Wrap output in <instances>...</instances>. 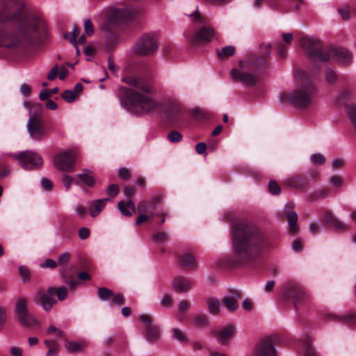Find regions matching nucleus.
Returning <instances> with one entry per match:
<instances>
[{
    "instance_id": "09e8293b",
    "label": "nucleus",
    "mask_w": 356,
    "mask_h": 356,
    "mask_svg": "<svg viewBox=\"0 0 356 356\" xmlns=\"http://www.w3.org/2000/svg\"><path fill=\"white\" fill-rule=\"evenodd\" d=\"M118 208L121 212V213L126 217H129L132 215L131 211L127 209V207L124 202H119L118 204Z\"/></svg>"
},
{
    "instance_id": "37998d69",
    "label": "nucleus",
    "mask_w": 356,
    "mask_h": 356,
    "mask_svg": "<svg viewBox=\"0 0 356 356\" xmlns=\"http://www.w3.org/2000/svg\"><path fill=\"white\" fill-rule=\"evenodd\" d=\"M275 45L279 56L282 58H284L286 56L287 46L284 44L282 42H276Z\"/></svg>"
},
{
    "instance_id": "680f3d73",
    "label": "nucleus",
    "mask_w": 356,
    "mask_h": 356,
    "mask_svg": "<svg viewBox=\"0 0 356 356\" xmlns=\"http://www.w3.org/2000/svg\"><path fill=\"white\" fill-rule=\"evenodd\" d=\"M119 187L117 184H111L108 187L107 193L111 197L115 196L119 193Z\"/></svg>"
},
{
    "instance_id": "a19ab883",
    "label": "nucleus",
    "mask_w": 356,
    "mask_h": 356,
    "mask_svg": "<svg viewBox=\"0 0 356 356\" xmlns=\"http://www.w3.org/2000/svg\"><path fill=\"white\" fill-rule=\"evenodd\" d=\"M76 95L74 92L71 90H66L62 93V97L63 99L66 101L67 102H72L76 99Z\"/></svg>"
},
{
    "instance_id": "c03bdc74",
    "label": "nucleus",
    "mask_w": 356,
    "mask_h": 356,
    "mask_svg": "<svg viewBox=\"0 0 356 356\" xmlns=\"http://www.w3.org/2000/svg\"><path fill=\"white\" fill-rule=\"evenodd\" d=\"M55 294L57 295L58 299L60 301L64 300L67 295V288L64 286H62L59 287L58 289H56Z\"/></svg>"
},
{
    "instance_id": "f257e3e1",
    "label": "nucleus",
    "mask_w": 356,
    "mask_h": 356,
    "mask_svg": "<svg viewBox=\"0 0 356 356\" xmlns=\"http://www.w3.org/2000/svg\"><path fill=\"white\" fill-rule=\"evenodd\" d=\"M24 8L18 0H0V47L14 49L23 41L32 43L45 35L44 20L24 15Z\"/></svg>"
},
{
    "instance_id": "774afa93",
    "label": "nucleus",
    "mask_w": 356,
    "mask_h": 356,
    "mask_svg": "<svg viewBox=\"0 0 356 356\" xmlns=\"http://www.w3.org/2000/svg\"><path fill=\"white\" fill-rule=\"evenodd\" d=\"M195 150L199 154H204L207 150L206 144L203 142L198 143L195 146Z\"/></svg>"
},
{
    "instance_id": "6e6d98bb",
    "label": "nucleus",
    "mask_w": 356,
    "mask_h": 356,
    "mask_svg": "<svg viewBox=\"0 0 356 356\" xmlns=\"http://www.w3.org/2000/svg\"><path fill=\"white\" fill-rule=\"evenodd\" d=\"M190 307V303L186 300H181L178 305V312L185 313L186 312Z\"/></svg>"
},
{
    "instance_id": "5fc2aeb1",
    "label": "nucleus",
    "mask_w": 356,
    "mask_h": 356,
    "mask_svg": "<svg viewBox=\"0 0 356 356\" xmlns=\"http://www.w3.org/2000/svg\"><path fill=\"white\" fill-rule=\"evenodd\" d=\"M9 356H22L23 350L20 347L13 346L8 352Z\"/></svg>"
},
{
    "instance_id": "864d4df0",
    "label": "nucleus",
    "mask_w": 356,
    "mask_h": 356,
    "mask_svg": "<svg viewBox=\"0 0 356 356\" xmlns=\"http://www.w3.org/2000/svg\"><path fill=\"white\" fill-rule=\"evenodd\" d=\"M112 302L118 307H120L124 303V298L121 294L115 295L114 293L113 297H112Z\"/></svg>"
},
{
    "instance_id": "69168bd1",
    "label": "nucleus",
    "mask_w": 356,
    "mask_h": 356,
    "mask_svg": "<svg viewBox=\"0 0 356 356\" xmlns=\"http://www.w3.org/2000/svg\"><path fill=\"white\" fill-rule=\"evenodd\" d=\"M135 193V189L131 186H126L123 189V193L127 198H130Z\"/></svg>"
},
{
    "instance_id": "0e129e2a",
    "label": "nucleus",
    "mask_w": 356,
    "mask_h": 356,
    "mask_svg": "<svg viewBox=\"0 0 356 356\" xmlns=\"http://www.w3.org/2000/svg\"><path fill=\"white\" fill-rule=\"evenodd\" d=\"M341 179L339 176H333L330 180V184L332 186L339 188L341 186Z\"/></svg>"
},
{
    "instance_id": "6ab92c4d",
    "label": "nucleus",
    "mask_w": 356,
    "mask_h": 356,
    "mask_svg": "<svg viewBox=\"0 0 356 356\" xmlns=\"http://www.w3.org/2000/svg\"><path fill=\"white\" fill-rule=\"evenodd\" d=\"M162 197L156 195L152 197L149 200H141L137 206V211L145 213L150 216L158 215L156 210L161 201Z\"/></svg>"
},
{
    "instance_id": "338daca9",
    "label": "nucleus",
    "mask_w": 356,
    "mask_h": 356,
    "mask_svg": "<svg viewBox=\"0 0 356 356\" xmlns=\"http://www.w3.org/2000/svg\"><path fill=\"white\" fill-rule=\"evenodd\" d=\"M19 90H20L21 94L26 96V95H28L31 92V88L29 85H28L26 83H23L21 85Z\"/></svg>"
},
{
    "instance_id": "603ef678",
    "label": "nucleus",
    "mask_w": 356,
    "mask_h": 356,
    "mask_svg": "<svg viewBox=\"0 0 356 356\" xmlns=\"http://www.w3.org/2000/svg\"><path fill=\"white\" fill-rule=\"evenodd\" d=\"M311 159L314 163H316V164H322L325 161V156L320 153L314 154L312 156Z\"/></svg>"
},
{
    "instance_id": "2f4dec72",
    "label": "nucleus",
    "mask_w": 356,
    "mask_h": 356,
    "mask_svg": "<svg viewBox=\"0 0 356 356\" xmlns=\"http://www.w3.org/2000/svg\"><path fill=\"white\" fill-rule=\"evenodd\" d=\"M28 311V300L24 298H19L15 302V315L21 314Z\"/></svg>"
},
{
    "instance_id": "1a4fd4ad",
    "label": "nucleus",
    "mask_w": 356,
    "mask_h": 356,
    "mask_svg": "<svg viewBox=\"0 0 356 356\" xmlns=\"http://www.w3.org/2000/svg\"><path fill=\"white\" fill-rule=\"evenodd\" d=\"M231 76L234 81L250 87L255 86L258 79V76L250 69L249 65L243 61H240L238 67L232 70Z\"/></svg>"
},
{
    "instance_id": "423d86ee",
    "label": "nucleus",
    "mask_w": 356,
    "mask_h": 356,
    "mask_svg": "<svg viewBox=\"0 0 356 356\" xmlns=\"http://www.w3.org/2000/svg\"><path fill=\"white\" fill-rule=\"evenodd\" d=\"M42 110L40 104H35L29 111L26 129L30 138L34 141H40L47 136V130L43 122Z\"/></svg>"
},
{
    "instance_id": "de8ad7c7",
    "label": "nucleus",
    "mask_w": 356,
    "mask_h": 356,
    "mask_svg": "<svg viewBox=\"0 0 356 356\" xmlns=\"http://www.w3.org/2000/svg\"><path fill=\"white\" fill-rule=\"evenodd\" d=\"M84 31L88 36H92L94 34L93 24L90 19L85 21Z\"/></svg>"
},
{
    "instance_id": "f3484780",
    "label": "nucleus",
    "mask_w": 356,
    "mask_h": 356,
    "mask_svg": "<svg viewBox=\"0 0 356 356\" xmlns=\"http://www.w3.org/2000/svg\"><path fill=\"white\" fill-rule=\"evenodd\" d=\"M293 207L294 204L293 202H286L284 207L280 212V216L282 218H286L290 232L291 233H297L298 232V227L297 225L298 215L296 212L293 210Z\"/></svg>"
},
{
    "instance_id": "5701e85b",
    "label": "nucleus",
    "mask_w": 356,
    "mask_h": 356,
    "mask_svg": "<svg viewBox=\"0 0 356 356\" xmlns=\"http://www.w3.org/2000/svg\"><path fill=\"white\" fill-rule=\"evenodd\" d=\"M323 222L332 229L337 231H344L347 225L340 221L331 212H326L323 216Z\"/></svg>"
},
{
    "instance_id": "c9c22d12",
    "label": "nucleus",
    "mask_w": 356,
    "mask_h": 356,
    "mask_svg": "<svg viewBox=\"0 0 356 356\" xmlns=\"http://www.w3.org/2000/svg\"><path fill=\"white\" fill-rule=\"evenodd\" d=\"M235 52V47L232 45L226 46L218 52L220 58L225 59L233 55Z\"/></svg>"
},
{
    "instance_id": "ddd939ff",
    "label": "nucleus",
    "mask_w": 356,
    "mask_h": 356,
    "mask_svg": "<svg viewBox=\"0 0 356 356\" xmlns=\"http://www.w3.org/2000/svg\"><path fill=\"white\" fill-rule=\"evenodd\" d=\"M55 293L56 289L53 287L48 288L47 292L42 289H38L35 292L37 299L41 302L42 308L46 312H49L57 302L54 298Z\"/></svg>"
},
{
    "instance_id": "49530a36",
    "label": "nucleus",
    "mask_w": 356,
    "mask_h": 356,
    "mask_svg": "<svg viewBox=\"0 0 356 356\" xmlns=\"http://www.w3.org/2000/svg\"><path fill=\"white\" fill-rule=\"evenodd\" d=\"M7 318L6 309L0 307V331L3 329L4 325L7 321Z\"/></svg>"
},
{
    "instance_id": "58836bf2",
    "label": "nucleus",
    "mask_w": 356,
    "mask_h": 356,
    "mask_svg": "<svg viewBox=\"0 0 356 356\" xmlns=\"http://www.w3.org/2000/svg\"><path fill=\"white\" fill-rule=\"evenodd\" d=\"M168 240V234L166 232H157L152 236V241L156 243H161Z\"/></svg>"
},
{
    "instance_id": "a18cd8bd",
    "label": "nucleus",
    "mask_w": 356,
    "mask_h": 356,
    "mask_svg": "<svg viewBox=\"0 0 356 356\" xmlns=\"http://www.w3.org/2000/svg\"><path fill=\"white\" fill-rule=\"evenodd\" d=\"M268 189H269V191L274 195H277L281 191L280 187L279 186L277 183L273 180L269 181Z\"/></svg>"
},
{
    "instance_id": "ea45409f",
    "label": "nucleus",
    "mask_w": 356,
    "mask_h": 356,
    "mask_svg": "<svg viewBox=\"0 0 356 356\" xmlns=\"http://www.w3.org/2000/svg\"><path fill=\"white\" fill-rule=\"evenodd\" d=\"M168 139L171 143H178L182 139V135L179 131H172L170 133H168Z\"/></svg>"
},
{
    "instance_id": "393cba45",
    "label": "nucleus",
    "mask_w": 356,
    "mask_h": 356,
    "mask_svg": "<svg viewBox=\"0 0 356 356\" xmlns=\"http://www.w3.org/2000/svg\"><path fill=\"white\" fill-rule=\"evenodd\" d=\"M173 288L179 293H186L192 288L191 281L184 277L178 276L173 280Z\"/></svg>"
},
{
    "instance_id": "8fccbe9b",
    "label": "nucleus",
    "mask_w": 356,
    "mask_h": 356,
    "mask_svg": "<svg viewBox=\"0 0 356 356\" xmlns=\"http://www.w3.org/2000/svg\"><path fill=\"white\" fill-rule=\"evenodd\" d=\"M47 333L51 335L58 336L59 337H61L63 335V332L54 325H51L48 327Z\"/></svg>"
},
{
    "instance_id": "3c124183",
    "label": "nucleus",
    "mask_w": 356,
    "mask_h": 356,
    "mask_svg": "<svg viewBox=\"0 0 356 356\" xmlns=\"http://www.w3.org/2000/svg\"><path fill=\"white\" fill-rule=\"evenodd\" d=\"M19 273L24 282H26L30 280L29 270L26 267L21 266L19 267Z\"/></svg>"
},
{
    "instance_id": "9d476101",
    "label": "nucleus",
    "mask_w": 356,
    "mask_h": 356,
    "mask_svg": "<svg viewBox=\"0 0 356 356\" xmlns=\"http://www.w3.org/2000/svg\"><path fill=\"white\" fill-rule=\"evenodd\" d=\"M13 158L19 161L21 166L27 170H34L42 166V156L36 152L26 150L13 154Z\"/></svg>"
},
{
    "instance_id": "412c9836",
    "label": "nucleus",
    "mask_w": 356,
    "mask_h": 356,
    "mask_svg": "<svg viewBox=\"0 0 356 356\" xmlns=\"http://www.w3.org/2000/svg\"><path fill=\"white\" fill-rule=\"evenodd\" d=\"M282 293L284 296L300 300L304 297L302 288L295 282H290L283 287Z\"/></svg>"
},
{
    "instance_id": "79ce46f5",
    "label": "nucleus",
    "mask_w": 356,
    "mask_h": 356,
    "mask_svg": "<svg viewBox=\"0 0 356 356\" xmlns=\"http://www.w3.org/2000/svg\"><path fill=\"white\" fill-rule=\"evenodd\" d=\"M76 179V177H73L67 175H64L63 176L62 180L67 191L70 189L72 183H74L75 184V179Z\"/></svg>"
},
{
    "instance_id": "20e7f679",
    "label": "nucleus",
    "mask_w": 356,
    "mask_h": 356,
    "mask_svg": "<svg viewBox=\"0 0 356 356\" xmlns=\"http://www.w3.org/2000/svg\"><path fill=\"white\" fill-rule=\"evenodd\" d=\"M314 74H310L304 70H298L296 78L298 86L289 94H283L284 98H287L289 102L298 108H307L314 102L317 88L312 82Z\"/></svg>"
},
{
    "instance_id": "052dcab7",
    "label": "nucleus",
    "mask_w": 356,
    "mask_h": 356,
    "mask_svg": "<svg viewBox=\"0 0 356 356\" xmlns=\"http://www.w3.org/2000/svg\"><path fill=\"white\" fill-rule=\"evenodd\" d=\"M75 214L78 218L83 219L86 216V210L82 206L78 205L75 207Z\"/></svg>"
},
{
    "instance_id": "e2e57ef3",
    "label": "nucleus",
    "mask_w": 356,
    "mask_h": 356,
    "mask_svg": "<svg viewBox=\"0 0 356 356\" xmlns=\"http://www.w3.org/2000/svg\"><path fill=\"white\" fill-rule=\"evenodd\" d=\"M193 115L197 119H203L205 117V112L204 110L195 108L192 111Z\"/></svg>"
},
{
    "instance_id": "13d9d810",
    "label": "nucleus",
    "mask_w": 356,
    "mask_h": 356,
    "mask_svg": "<svg viewBox=\"0 0 356 356\" xmlns=\"http://www.w3.org/2000/svg\"><path fill=\"white\" fill-rule=\"evenodd\" d=\"M90 231L88 227H83L79 229L78 234L79 237L82 239H86L90 236Z\"/></svg>"
},
{
    "instance_id": "7c9ffc66",
    "label": "nucleus",
    "mask_w": 356,
    "mask_h": 356,
    "mask_svg": "<svg viewBox=\"0 0 356 356\" xmlns=\"http://www.w3.org/2000/svg\"><path fill=\"white\" fill-rule=\"evenodd\" d=\"M44 344L49 348L48 351L47 352V356L57 355L60 349V346L56 340L47 339L44 341Z\"/></svg>"
},
{
    "instance_id": "72a5a7b5",
    "label": "nucleus",
    "mask_w": 356,
    "mask_h": 356,
    "mask_svg": "<svg viewBox=\"0 0 356 356\" xmlns=\"http://www.w3.org/2000/svg\"><path fill=\"white\" fill-rule=\"evenodd\" d=\"M80 33L79 30L76 27H74L72 31L64 34V38L69 40L74 44V47L77 49V37Z\"/></svg>"
},
{
    "instance_id": "f8f14e48",
    "label": "nucleus",
    "mask_w": 356,
    "mask_h": 356,
    "mask_svg": "<svg viewBox=\"0 0 356 356\" xmlns=\"http://www.w3.org/2000/svg\"><path fill=\"white\" fill-rule=\"evenodd\" d=\"M75 155L72 152L67 151L56 154L54 159L55 166L65 172H72L74 170Z\"/></svg>"
},
{
    "instance_id": "c85d7f7f",
    "label": "nucleus",
    "mask_w": 356,
    "mask_h": 356,
    "mask_svg": "<svg viewBox=\"0 0 356 356\" xmlns=\"http://www.w3.org/2000/svg\"><path fill=\"white\" fill-rule=\"evenodd\" d=\"M19 323L23 327H29L35 323L33 316L29 312L16 315Z\"/></svg>"
},
{
    "instance_id": "f704fd0d",
    "label": "nucleus",
    "mask_w": 356,
    "mask_h": 356,
    "mask_svg": "<svg viewBox=\"0 0 356 356\" xmlns=\"http://www.w3.org/2000/svg\"><path fill=\"white\" fill-rule=\"evenodd\" d=\"M325 78L327 83L334 84L338 78L337 72L331 67H326L325 70Z\"/></svg>"
},
{
    "instance_id": "e433bc0d",
    "label": "nucleus",
    "mask_w": 356,
    "mask_h": 356,
    "mask_svg": "<svg viewBox=\"0 0 356 356\" xmlns=\"http://www.w3.org/2000/svg\"><path fill=\"white\" fill-rule=\"evenodd\" d=\"M66 349L69 353L80 352L84 349V343L69 341L66 346Z\"/></svg>"
},
{
    "instance_id": "f03ea898",
    "label": "nucleus",
    "mask_w": 356,
    "mask_h": 356,
    "mask_svg": "<svg viewBox=\"0 0 356 356\" xmlns=\"http://www.w3.org/2000/svg\"><path fill=\"white\" fill-rule=\"evenodd\" d=\"M122 81L131 88L120 86L116 91V95L121 106L135 114L142 115L161 111L175 115L179 112L181 104L177 99L164 97L159 102L151 96L155 92V88L149 80L129 75L123 77Z\"/></svg>"
},
{
    "instance_id": "473e14b6",
    "label": "nucleus",
    "mask_w": 356,
    "mask_h": 356,
    "mask_svg": "<svg viewBox=\"0 0 356 356\" xmlns=\"http://www.w3.org/2000/svg\"><path fill=\"white\" fill-rule=\"evenodd\" d=\"M97 296L100 300L108 301L112 299V297L114 296V292L108 288L100 287L97 290Z\"/></svg>"
},
{
    "instance_id": "4c0bfd02",
    "label": "nucleus",
    "mask_w": 356,
    "mask_h": 356,
    "mask_svg": "<svg viewBox=\"0 0 356 356\" xmlns=\"http://www.w3.org/2000/svg\"><path fill=\"white\" fill-rule=\"evenodd\" d=\"M172 337L177 341L184 343L187 341V338L184 332L178 328H173L172 330Z\"/></svg>"
},
{
    "instance_id": "7ed1b4c3",
    "label": "nucleus",
    "mask_w": 356,
    "mask_h": 356,
    "mask_svg": "<svg viewBox=\"0 0 356 356\" xmlns=\"http://www.w3.org/2000/svg\"><path fill=\"white\" fill-rule=\"evenodd\" d=\"M231 234L233 259L237 264H245L254 260L268 246L261 229L250 222H236Z\"/></svg>"
},
{
    "instance_id": "bf43d9fd",
    "label": "nucleus",
    "mask_w": 356,
    "mask_h": 356,
    "mask_svg": "<svg viewBox=\"0 0 356 356\" xmlns=\"http://www.w3.org/2000/svg\"><path fill=\"white\" fill-rule=\"evenodd\" d=\"M194 321L199 325H204L207 323V316L205 314H197L194 317Z\"/></svg>"
},
{
    "instance_id": "6e6552de",
    "label": "nucleus",
    "mask_w": 356,
    "mask_h": 356,
    "mask_svg": "<svg viewBox=\"0 0 356 356\" xmlns=\"http://www.w3.org/2000/svg\"><path fill=\"white\" fill-rule=\"evenodd\" d=\"M159 48L158 36L156 33H148L138 38L134 47V51L139 56H150Z\"/></svg>"
},
{
    "instance_id": "4468645a",
    "label": "nucleus",
    "mask_w": 356,
    "mask_h": 356,
    "mask_svg": "<svg viewBox=\"0 0 356 356\" xmlns=\"http://www.w3.org/2000/svg\"><path fill=\"white\" fill-rule=\"evenodd\" d=\"M139 321L146 324V339L151 343L157 341L160 337V330L159 327L152 323V318L147 314L141 315L139 317Z\"/></svg>"
},
{
    "instance_id": "9b49d317",
    "label": "nucleus",
    "mask_w": 356,
    "mask_h": 356,
    "mask_svg": "<svg viewBox=\"0 0 356 356\" xmlns=\"http://www.w3.org/2000/svg\"><path fill=\"white\" fill-rule=\"evenodd\" d=\"M108 18L111 22H129L133 21L138 15L137 10L132 8H113L108 12Z\"/></svg>"
},
{
    "instance_id": "aec40b11",
    "label": "nucleus",
    "mask_w": 356,
    "mask_h": 356,
    "mask_svg": "<svg viewBox=\"0 0 356 356\" xmlns=\"http://www.w3.org/2000/svg\"><path fill=\"white\" fill-rule=\"evenodd\" d=\"M271 49L270 44H262L261 45V54L260 56H252L250 62L258 69H264L267 67V58L270 56Z\"/></svg>"
},
{
    "instance_id": "39448f33",
    "label": "nucleus",
    "mask_w": 356,
    "mask_h": 356,
    "mask_svg": "<svg viewBox=\"0 0 356 356\" xmlns=\"http://www.w3.org/2000/svg\"><path fill=\"white\" fill-rule=\"evenodd\" d=\"M191 21L200 26L198 30L193 34L187 36L188 41L193 45L205 44L209 42L215 36L214 29L210 26L208 21L198 13L197 8L195 11L188 15Z\"/></svg>"
},
{
    "instance_id": "a211bd4d",
    "label": "nucleus",
    "mask_w": 356,
    "mask_h": 356,
    "mask_svg": "<svg viewBox=\"0 0 356 356\" xmlns=\"http://www.w3.org/2000/svg\"><path fill=\"white\" fill-rule=\"evenodd\" d=\"M327 54L329 55V60L332 58L342 65H348L353 60L351 53L343 47L330 48L327 49Z\"/></svg>"
},
{
    "instance_id": "dca6fc26",
    "label": "nucleus",
    "mask_w": 356,
    "mask_h": 356,
    "mask_svg": "<svg viewBox=\"0 0 356 356\" xmlns=\"http://www.w3.org/2000/svg\"><path fill=\"white\" fill-rule=\"evenodd\" d=\"M234 327L232 325L214 330L211 332V336L215 338L220 345H227L234 336Z\"/></svg>"
},
{
    "instance_id": "a878e982",
    "label": "nucleus",
    "mask_w": 356,
    "mask_h": 356,
    "mask_svg": "<svg viewBox=\"0 0 356 356\" xmlns=\"http://www.w3.org/2000/svg\"><path fill=\"white\" fill-rule=\"evenodd\" d=\"M108 201V198H102L94 200L90 203L88 207V212L91 217H96L104 209L106 202Z\"/></svg>"
},
{
    "instance_id": "4be33fe9",
    "label": "nucleus",
    "mask_w": 356,
    "mask_h": 356,
    "mask_svg": "<svg viewBox=\"0 0 356 356\" xmlns=\"http://www.w3.org/2000/svg\"><path fill=\"white\" fill-rule=\"evenodd\" d=\"M241 297V293L238 291H231L222 298V303L231 312H235L238 307V300Z\"/></svg>"
},
{
    "instance_id": "0eeeda50",
    "label": "nucleus",
    "mask_w": 356,
    "mask_h": 356,
    "mask_svg": "<svg viewBox=\"0 0 356 356\" xmlns=\"http://www.w3.org/2000/svg\"><path fill=\"white\" fill-rule=\"evenodd\" d=\"M300 45L305 54L316 60L325 62L329 60L327 49L323 47L321 42L315 38L304 37L300 40Z\"/></svg>"
},
{
    "instance_id": "cd10ccee",
    "label": "nucleus",
    "mask_w": 356,
    "mask_h": 356,
    "mask_svg": "<svg viewBox=\"0 0 356 356\" xmlns=\"http://www.w3.org/2000/svg\"><path fill=\"white\" fill-rule=\"evenodd\" d=\"M179 263L180 265L191 269H194L197 266V263L193 254L189 252L179 255Z\"/></svg>"
},
{
    "instance_id": "bb28decb",
    "label": "nucleus",
    "mask_w": 356,
    "mask_h": 356,
    "mask_svg": "<svg viewBox=\"0 0 356 356\" xmlns=\"http://www.w3.org/2000/svg\"><path fill=\"white\" fill-rule=\"evenodd\" d=\"M76 178L77 179H75V184L76 185L81 186V184H83L88 187H92L95 185L93 176H92L86 169H84L82 173L79 174Z\"/></svg>"
},
{
    "instance_id": "4d7b16f0",
    "label": "nucleus",
    "mask_w": 356,
    "mask_h": 356,
    "mask_svg": "<svg viewBox=\"0 0 356 356\" xmlns=\"http://www.w3.org/2000/svg\"><path fill=\"white\" fill-rule=\"evenodd\" d=\"M58 263L51 259H47L40 264L42 268H54L57 266Z\"/></svg>"
},
{
    "instance_id": "c756f323",
    "label": "nucleus",
    "mask_w": 356,
    "mask_h": 356,
    "mask_svg": "<svg viewBox=\"0 0 356 356\" xmlns=\"http://www.w3.org/2000/svg\"><path fill=\"white\" fill-rule=\"evenodd\" d=\"M208 309L211 314L216 315L220 312V302L213 297L209 298L206 301Z\"/></svg>"
},
{
    "instance_id": "b1692460",
    "label": "nucleus",
    "mask_w": 356,
    "mask_h": 356,
    "mask_svg": "<svg viewBox=\"0 0 356 356\" xmlns=\"http://www.w3.org/2000/svg\"><path fill=\"white\" fill-rule=\"evenodd\" d=\"M285 184L292 189L300 191L307 187V182L303 176L296 175L287 178Z\"/></svg>"
},
{
    "instance_id": "2eb2a0df",
    "label": "nucleus",
    "mask_w": 356,
    "mask_h": 356,
    "mask_svg": "<svg viewBox=\"0 0 356 356\" xmlns=\"http://www.w3.org/2000/svg\"><path fill=\"white\" fill-rule=\"evenodd\" d=\"M252 356H275V350L271 337L262 339L256 346Z\"/></svg>"
}]
</instances>
